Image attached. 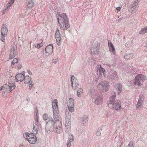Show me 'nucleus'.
I'll return each mask as SVG.
<instances>
[{"mask_svg":"<svg viewBox=\"0 0 147 147\" xmlns=\"http://www.w3.org/2000/svg\"><path fill=\"white\" fill-rule=\"evenodd\" d=\"M25 71H24L21 74H25ZM20 74H21V73H20Z\"/></svg>","mask_w":147,"mask_h":147,"instance_id":"54","label":"nucleus"},{"mask_svg":"<svg viewBox=\"0 0 147 147\" xmlns=\"http://www.w3.org/2000/svg\"><path fill=\"white\" fill-rule=\"evenodd\" d=\"M68 102H74L73 99L72 98H70Z\"/></svg>","mask_w":147,"mask_h":147,"instance_id":"48","label":"nucleus"},{"mask_svg":"<svg viewBox=\"0 0 147 147\" xmlns=\"http://www.w3.org/2000/svg\"><path fill=\"white\" fill-rule=\"evenodd\" d=\"M100 46L98 43L94 44L91 49V52L94 54L98 55L100 51Z\"/></svg>","mask_w":147,"mask_h":147,"instance_id":"11","label":"nucleus"},{"mask_svg":"<svg viewBox=\"0 0 147 147\" xmlns=\"http://www.w3.org/2000/svg\"><path fill=\"white\" fill-rule=\"evenodd\" d=\"M53 45H50L47 46L45 49V52L44 55L46 56H48L51 54L53 51Z\"/></svg>","mask_w":147,"mask_h":147,"instance_id":"14","label":"nucleus"},{"mask_svg":"<svg viewBox=\"0 0 147 147\" xmlns=\"http://www.w3.org/2000/svg\"><path fill=\"white\" fill-rule=\"evenodd\" d=\"M83 90L81 88L79 89L77 91V95L78 97H80V95L82 94Z\"/></svg>","mask_w":147,"mask_h":147,"instance_id":"31","label":"nucleus"},{"mask_svg":"<svg viewBox=\"0 0 147 147\" xmlns=\"http://www.w3.org/2000/svg\"><path fill=\"white\" fill-rule=\"evenodd\" d=\"M38 124H34V127L33 129V134H36L38 131Z\"/></svg>","mask_w":147,"mask_h":147,"instance_id":"22","label":"nucleus"},{"mask_svg":"<svg viewBox=\"0 0 147 147\" xmlns=\"http://www.w3.org/2000/svg\"><path fill=\"white\" fill-rule=\"evenodd\" d=\"M5 92H4V91L3 92V93H2V95H3V96L4 95Z\"/></svg>","mask_w":147,"mask_h":147,"instance_id":"53","label":"nucleus"},{"mask_svg":"<svg viewBox=\"0 0 147 147\" xmlns=\"http://www.w3.org/2000/svg\"><path fill=\"white\" fill-rule=\"evenodd\" d=\"M1 31V40L3 42H4L5 41V37L6 36L8 32L7 26L5 24L2 25Z\"/></svg>","mask_w":147,"mask_h":147,"instance_id":"9","label":"nucleus"},{"mask_svg":"<svg viewBox=\"0 0 147 147\" xmlns=\"http://www.w3.org/2000/svg\"><path fill=\"white\" fill-rule=\"evenodd\" d=\"M18 60L17 58L14 59L11 62V66L13 67L15 63H18Z\"/></svg>","mask_w":147,"mask_h":147,"instance_id":"33","label":"nucleus"},{"mask_svg":"<svg viewBox=\"0 0 147 147\" xmlns=\"http://www.w3.org/2000/svg\"><path fill=\"white\" fill-rule=\"evenodd\" d=\"M128 146L129 147H134V145L132 142H130L128 144Z\"/></svg>","mask_w":147,"mask_h":147,"instance_id":"44","label":"nucleus"},{"mask_svg":"<svg viewBox=\"0 0 147 147\" xmlns=\"http://www.w3.org/2000/svg\"><path fill=\"white\" fill-rule=\"evenodd\" d=\"M98 88L102 91L106 92L109 87V83L105 81H102L97 86Z\"/></svg>","mask_w":147,"mask_h":147,"instance_id":"8","label":"nucleus"},{"mask_svg":"<svg viewBox=\"0 0 147 147\" xmlns=\"http://www.w3.org/2000/svg\"><path fill=\"white\" fill-rule=\"evenodd\" d=\"M58 61V59H53L52 60V62L53 63H56Z\"/></svg>","mask_w":147,"mask_h":147,"instance_id":"46","label":"nucleus"},{"mask_svg":"<svg viewBox=\"0 0 147 147\" xmlns=\"http://www.w3.org/2000/svg\"><path fill=\"white\" fill-rule=\"evenodd\" d=\"M143 102L139 101V100L138 101L136 106V108L137 109L140 110L142 107Z\"/></svg>","mask_w":147,"mask_h":147,"instance_id":"27","label":"nucleus"},{"mask_svg":"<svg viewBox=\"0 0 147 147\" xmlns=\"http://www.w3.org/2000/svg\"><path fill=\"white\" fill-rule=\"evenodd\" d=\"M24 81V83L25 84H29L31 82H32L31 77L28 76H25Z\"/></svg>","mask_w":147,"mask_h":147,"instance_id":"21","label":"nucleus"},{"mask_svg":"<svg viewBox=\"0 0 147 147\" xmlns=\"http://www.w3.org/2000/svg\"><path fill=\"white\" fill-rule=\"evenodd\" d=\"M25 76L24 74H17L15 76L16 82H18L19 81L22 82L24 80Z\"/></svg>","mask_w":147,"mask_h":147,"instance_id":"17","label":"nucleus"},{"mask_svg":"<svg viewBox=\"0 0 147 147\" xmlns=\"http://www.w3.org/2000/svg\"><path fill=\"white\" fill-rule=\"evenodd\" d=\"M15 0H10L8 2V3H9L11 5H12L14 3V2Z\"/></svg>","mask_w":147,"mask_h":147,"instance_id":"45","label":"nucleus"},{"mask_svg":"<svg viewBox=\"0 0 147 147\" xmlns=\"http://www.w3.org/2000/svg\"><path fill=\"white\" fill-rule=\"evenodd\" d=\"M57 103V100L54 99L52 104L53 108V117L54 121L52 117H49V121L46 124V129L49 130L53 129L54 132L60 134L62 131L63 129L61 122L59 120V111Z\"/></svg>","mask_w":147,"mask_h":147,"instance_id":"1","label":"nucleus"},{"mask_svg":"<svg viewBox=\"0 0 147 147\" xmlns=\"http://www.w3.org/2000/svg\"><path fill=\"white\" fill-rule=\"evenodd\" d=\"M14 83H8V84H4L0 87L1 90L5 89V92L10 93L15 88L16 86Z\"/></svg>","mask_w":147,"mask_h":147,"instance_id":"6","label":"nucleus"},{"mask_svg":"<svg viewBox=\"0 0 147 147\" xmlns=\"http://www.w3.org/2000/svg\"><path fill=\"white\" fill-rule=\"evenodd\" d=\"M7 9H6V8L4 9L2 12V15H4L5 13V12L7 11Z\"/></svg>","mask_w":147,"mask_h":147,"instance_id":"47","label":"nucleus"},{"mask_svg":"<svg viewBox=\"0 0 147 147\" xmlns=\"http://www.w3.org/2000/svg\"><path fill=\"white\" fill-rule=\"evenodd\" d=\"M34 3L32 0H28L27 3V6L30 8H31L34 6Z\"/></svg>","mask_w":147,"mask_h":147,"instance_id":"24","label":"nucleus"},{"mask_svg":"<svg viewBox=\"0 0 147 147\" xmlns=\"http://www.w3.org/2000/svg\"><path fill=\"white\" fill-rule=\"evenodd\" d=\"M34 115L35 117V122L34 123V124H38V112H36L34 113Z\"/></svg>","mask_w":147,"mask_h":147,"instance_id":"28","label":"nucleus"},{"mask_svg":"<svg viewBox=\"0 0 147 147\" xmlns=\"http://www.w3.org/2000/svg\"><path fill=\"white\" fill-rule=\"evenodd\" d=\"M71 86L73 89H76L79 87V84L78 81L73 76H71Z\"/></svg>","mask_w":147,"mask_h":147,"instance_id":"12","label":"nucleus"},{"mask_svg":"<svg viewBox=\"0 0 147 147\" xmlns=\"http://www.w3.org/2000/svg\"><path fill=\"white\" fill-rule=\"evenodd\" d=\"M33 82H31L30 83H29L28 84H29V88L30 90L31 89V88L33 86Z\"/></svg>","mask_w":147,"mask_h":147,"instance_id":"42","label":"nucleus"},{"mask_svg":"<svg viewBox=\"0 0 147 147\" xmlns=\"http://www.w3.org/2000/svg\"><path fill=\"white\" fill-rule=\"evenodd\" d=\"M49 117H49L48 118H49ZM43 118L44 120H46L48 119L49 120V118H48V115L47 114L45 113L43 115Z\"/></svg>","mask_w":147,"mask_h":147,"instance_id":"37","label":"nucleus"},{"mask_svg":"<svg viewBox=\"0 0 147 147\" xmlns=\"http://www.w3.org/2000/svg\"><path fill=\"white\" fill-rule=\"evenodd\" d=\"M137 9V6L136 5H134L131 7L130 12L131 13H135L136 12Z\"/></svg>","mask_w":147,"mask_h":147,"instance_id":"25","label":"nucleus"},{"mask_svg":"<svg viewBox=\"0 0 147 147\" xmlns=\"http://www.w3.org/2000/svg\"><path fill=\"white\" fill-rule=\"evenodd\" d=\"M147 33V26L142 28L139 32V34H143Z\"/></svg>","mask_w":147,"mask_h":147,"instance_id":"23","label":"nucleus"},{"mask_svg":"<svg viewBox=\"0 0 147 147\" xmlns=\"http://www.w3.org/2000/svg\"><path fill=\"white\" fill-rule=\"evenodd\" d=\"M105 74H95L94 75V80L96 82H98L99 81L101 80L102 77H105Z\"/></svg>","mask_w":147,"mask_h":147,"instance_id":"16","label":"nucleus"},{"mask_svg":"<svg viewBox=\"0 0 147 147\" xmlns=\"http://www.w3.org/2000/svg\"><path fill=\"white\" fill-rule=\"evenodd\" d=\"M108 46L109 51L111 52L112 54L113 55H115V50L113 45L111 42H108Z\"/></svg>","mask_w":147,"mask_h":147,"instance_id":"18","label":"nucleus"},{"mask_svg":"<svg viewBox=\"0 0 147 147\" xmlns=\"http://www.w3.org/2000/svg\"><path fill=\"white\" fill-rule=\"evenodd\" d=\"M116 96L115 92H113L112 93L109 100L108 102V105L109 108L119 111L121 109V102L119 100L115 99Z\"/></svg>","mask_w":147,"mask_h":147,"instance_id":"2","label":"nucleus"},{"mask_svg":"<svg viewBox=\"0 0 147 147\" xmlns=\"http://www.w3.org/2000/svg\"><path fill=\"white\" fill-rule=\"evenodd\" d=\"M30 98H29L28 97H27V98H26V100L27 101H30Z\"/></svg>","mask_w":147,"mask_h":147,"instance_id":"50","label":"nucleus"},{"mask_svg":"<svg viewBox=\"0 0 147 147\" xmlns=\"http://www.w3.org/2000/svg\"><path fill=\"white\" fill-rule=\"evenodd\" d=\"M2 90L1 89V88L0 87V91Z\"/></svg>","mask_w":147,"mask_h":147,"instance_id":"55","label":"nucleus"},{"mask_svg":"<svg viewBox=\"0 0 147 147\" xmlns=\"http://www.w3.org/2000/svg\"><path fill=\"white\" fill-rule=\"evenodd\" d=\"M133 54L132 53L126 54L124 56V58L126 60H128L130 57H133Z\"/></svg>","mask_w":147,"mask_h":147,"instance_id":"29","label":"nucleus"},{"mask_svg":"<svg viewBox=\"0 0 147 147\" xmlns=\"http://www.w3.org/2000/svg\"><path fill=\"white\" fill-rule=\"evenodd\" d=\"M27 73H28V74H32V72L30 71L29 70H27Z\"/></svg>","mask_w":147,"mask_h":147,"instance_id":"52","label":"nucleus"},{"mask_svg":"<svg viewBox=\"0 0 147 147\" xmlns=\"http://www.w3.org/2000/svg\"><path fill=\"white\" fill-rule=\"evenodd\" d=\"M114 88L117 91L118 94L122 91V86L119 84H117L114 85Z\"/></svg>","mask_w":147,"mask_h":147,"instance_id":"20","label":"nucleus"},{"mask_svg":"<svg viewBox=\"0 0 147 147\" xmlns=\"http://www.w3.org/2000/svg\"><path fill=\"white\" fill-rule=\"evenodd\" d=\"M68 138L69 139L68 140L72 141L74 139V138L72 135L69 133V134Z\"/></svg>","mask_w":147,"mask_h":147,"instance_id":"36","label":"nucleus"},{"mask_svg":"<svg viewBox=\"0 0 147 147\" xmlns=\"http://www.w3.org/2000/svg\"><path fill=\"white\" fill-rule=\"evenodd\" d=\"M74 102H68V107H74Z\"/></svg>","mask_w":147,"mask_h":147,"instance_id":"41","label":"nucleus"},{"mask_svg":"<svg viewBox=\"0 0 147 147\" xmlns=\"http://www.w3.org/2000/svg\"><path fill=\"white\" fill-rule=\"evenodd\" d=\"M17 46L14 45L11 46L9 49V58L10 59H12L14 58L16 55Z\"/></svg>","mask_w":147,"mask_h":147,"instance_id":"10","label":"nucleus"},{"mask_svg":"<svg viewBox=\"0 0 147 147\" xmlns=\"http://www.w3.org/2000/svg\"><path fill=\"white\" fill-rule=\"evenodd\" d=\"M96 70L97 74H105V69L100 65H97Z\"/></svg>","mask_w":147,"mask_h":147,"instance_id":"19","label":"nucleus"},{"mask_svg":"<svg viewBox=\"0 0 147 147\" xmlns=\"http://www.w3.org/2000/svg\"><path fill=\"white\" fill-rule=\"evenodd\" d=\"M90 93L93 102L97 105H100L102 103V96L100 94H99L95 90H91Z\"/></svg>","mask_w":147,"mask_h":147,"instance_id":"4","label":"nucleus"},{"mask_svg":"<svg viewBox=\"0 0 147 147\" xmlns=\"http://www.w3.org/2000/svg\"><path fill=\"white\" fill-rule=\"evenodd\" d=\"M43 45L42 42H41L38 44H35V47L37 49H39Z\"/></svg>","mask_w":147,"mask_h":147,"instance_id":"34","label":"nucleus"},{"mask_svg":"<svg viewBox=\"0 0 147 147\" xmlns=\"http://www.w3.org/2000/svg\"><path fill=\"white\" fill-rule=\"evenodd\" d=\"M11 6V5L9 3H8L6 5L5 8L6 9H8Z\"/></svg>","mask_w":147,"mask_h":147,"instance_id":"43","label":"nucleus"},{"mask_svg":"<svg viewBox=\"0 0 147 147\" xmlns=\"http://www.w3.org/2000/svg\"><path fill=\"white\" fill-rule=\"evenodd\" d=\"M81 121H82V123H84V122H86L88 121V117L86 116H84L83 117H82L81 119Z\"/></svg>","mask_w":147,"mask_h":147,"instance_id":"30","label":"nucleus"},{"mask_svg":"<svg viewBox=\"0 0 147 147\" xmlns=\"http://www.w3.org/2000/svg\"><path fill=\"white\" fill-rule=\"evenodd\" d=\"M71 125H65V132L69 134V132L71 130Z\"/></svg>","mask_w":147,"mask_h":147,"instance_id":"26","label":"nucleus"},{"mask_svg":"<svg viewBox=\"0 0 147 147\" xmlns=\"http://www.w3.org/2000/svg\"><path fill=\"white\" fill-rule=\"evenodd\" d=\"M23 136L31 144H35L37 141V138L36 137L32 135V134L26 133L24 134Z\"/></svg>","mask_w":147,"mask_h":147,"instance_id":"7","label":"nucleus"},{"mask_svg":"<svg viewBox=\"0 0 147 147\" xmlns=\"http://www.w3.org/2000/svg\"><path fill=\"white\" fill-rule=\"evenodd\" d=\"M55 37L56 40L57 41V44L58 45H61L60 41L61 38V36L60 34L58 29L56 30Z\"/></svg>","mask_w":147,"mask_h":147,"instance_id":"15","label":"nucleus"},{"mask_svg":"<svg viewBox=\"0 0 147 147\" xmlns=\"http://www.w3.org/2000/svg\"><path fill=\"white\" fill-rule=\"evenodd\" d=\"M101 130L102 129L100 128H98L96 133V134L97 136H100L101 135L100 132Z\"/></svg>","mask_w":147,"mask_h":147,"instance_id":"35","label":"nucleus"},{"mask_svg":"<svg viewBox=\"0 0 147 147\" xmlns=\"http://www.w3.org/2000/svg\"><path fill=\"white\" fill-rule=\"evenodd\" d=\"M66 116L65 119V125H71V114L68 111L65 113Z\"/></svg>","mask_w":147,"mask_h":147,"instance_id":"13","label":"nucleus"},{"mask_svg":"<svg viewBox=\"0 0 147 147\" xmlns=\"http://www.w3.org/2000/svg\"><path fill=\"white\" fill-rule=\"evenodd\" d=\"M68 109L69 111L71 112L72 113L74 111L73 107H68Z\"/></svg>","mask_w":147,"mask_h":147,"instance_id":"39","label":"nucleus"},{"mask_svg":"<svg viewBox=\"0 0 147 147\" xmlns=\"http://www.w3.org/2000/svg\"><path fill=\"white\" fill-rule=\"evenodd\" d=\"M72 142V141H70L69 140H67V147H70L71 146V142Z\"/></svg>","mask_w":147,"mask_h":147,"instance_id":"40","label":"nucleus"},{"mask_svg":"<svg viewBox=\"0 0 147 147\" xmlns=\"http://www.w3.org/2000/svg\"><path fill=\"white\" fill-rule=\"evenodd\" d=\"M109 78L111 79H115L116 78V74H109Z\"/></svg>","mask_w":147,"mask_h":147,"instance_id":"32","label":"nucleus"},{"mask_svg":"<svg viewBox=\"0 0 147 147\" xmlns=\"http://www.w3.org/2000/svg\"><path fill=\"white\" fill-rule=\"evenodd\" d=\"M146 77L143 74H138L135 77L134 81V84L138 86L142 85L143 82L146 79Z\"/></svg>","mask_w":147,"mask_h":147,"instance_id":"5","label":"nucleus"},{"mask_svg":"<svg viewBox=\"0 0 147 147\" xmlns=\"http://www.w3.org/2000/svg\"><path fill=\"white\" fill-rule=\"evenodd\" d=\"M144 100V96L142 94H141L139 97V99L138 100L139 101H142L143 102V100Z\"/></svg>","mask_w":147,"mask_h":147,"instance_id":"38","label":"nucleus"},{"mask_svg":"<svg viewBox=\"0 0 147 147\" xmlns=\"http://www.w3.org/2000/svg\"><path fill=\"white\" fill-rule=\"evenodd\" d=\"M58 22L59 24V26L62 28L63 30L67 29L69 27L68 18L66 16L65 13H63L58 15L57 16Z\"/></svg>","mask_w":147,"mask_h":147,"instance_id":"3","label":"nucleus"},{"mask_svg":"<svg viewBox=\"0 0 147 147\" xmlns=\"http://www.w3.org/2000/svg\"><path fill=\"white\" fill-rule=\"evenodd\" d=\"M116 9L118 11H120L121 9V8L119 7H117L116 8Z\"/></svg>","mask_w":147,"mask_h":147,"instance_id":"49","label":"nucleus"},{"mask_svg":"<svg viewBox=\"0 0 147 147\" xmlns=\"http://www.w3.org/2000/svg\"><path fill=\"white\" fill-rule=\"evenodd\" d=\"M21 65H18V69H20L21 68Z\"/></svg>","mask_w":147,"mask_h":147,"instance_id":"51","label":"nucleus"}]
</instances>
